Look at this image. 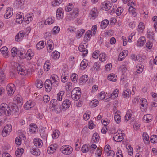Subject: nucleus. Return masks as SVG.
Instances as JSON below:
<instances>
[{
	"label": "nucleus",
	"instance_id": "obj_44",
	"mask_svg": "<svg viewBox=\"0 0 157 157\" xmlns=\"http://www.w3.org/2000/svg\"><path fill=\"white\" fill-rule=\"evenodd\" d=\"M64 93V92L63 91H61L59 93L57 94V99L56 100L59 101H61L62 99V96H63Z\"/></svg>",
	"mask_w": 157,
	"mask_h": 157
},
{
	"label": "nucleus",
	"instance_id": "obj_27",
	"mask_svg": "<svg viewBox=\"0 0 157 157\" xmlns=\"http://www.w3.org/2000/svg\"><path fill=\"white\" fill-rule=\"evenodd\" d=\"M88 77L87 75H84L82 76L79 79V82L82 84H83L85 83L88 80Z\"/></svg>",
	"mask_w": 157,
	"mask_h": 157
},
{
	"label": "nucleus",
	"instance_id": "obj_60",
	"mask_svg": "<svg viewBox=\"0 0 157 157\" xmlns=\"http://www.w3.org/2000/svg\"><path fill=\"white\" fill-rule=\"evenodd\" d=\"M65 87L67 90H71L72 88V84L70 82H68L66 84Z\"/></svg>",
	"mask_w": 157,
	"mask_h": 157
},
{
	"label": "nucleus",
	"instance_id": "obj_42",
	"mask_svg": "<svg viewBox=\"0 0 157 157\" xmlns=\"http://www.w3.org/2000/svg\"><path fill=\"white\" fill-rule=\"evenodd\" d=\"M92 32L91 31H89L87 32L85 34V39L87 40H90L92 36L91 33Z\"/></svg>",
	"mask_w": 157,
	"mask_h": 157
},
{
	"label": "nucleus",
	"instance_id": "obj_45",
	"mask_svg": "<svg viewBox=\"0 0 157 157\" xmlns=\"http://www.w3.org/2000/svg\"><path fill=\"white\" fill-rule=\"evenodd\" d=\"M91 113L89 111H87L83 115V117L85 120H88L90 117Z\"/></svg>",
	"mask_w": 157,
	"mask_h": 157
},
{
	"label": "nucleus",
	"instance_id": "obj_49",
	"mask_svg": "<svg viewBox=\"0 0 157 157\" xmlns=\"http://www.w3.org/2000/svg\"><path fill=\"white\" fill-rule=\"evenodd\" d=\"M54 20L51 17H49L45 20L44 23L46 25H48L53 23L54 22Z\"/></svg>",
	"mask_w": 157,
	"mask_h": 157
},
{
	"label": "nucleus",
	"instance_id": "obj_32",
	"mask_svg": "<svg viewBox=\"0 0 157 157\" xmlns=\"http://www.w3.org/2000/svg\"><path fill=\"white\" fill-rule=\"evenodd\" d=\"M88 65V61L84 59L81 62L80 65L81 68L82 69H84L86 68Z\"/></svg>",
	"mask_w": 157,
	"mask_h": 157
},
{
	"label": "nucleus",
	"instance_id": "obj_18",
	"mask_svg": "<svg viewBox=\"0 0 157 157\" xmlns=\"http://www.w3.org/2000/svg\"><path fill=\"white\" fill-rule=\"evenodd\" d=\"M128 53V51L125 50H123L122 52H121L119 55L118 59V60L119 61H122L127 56Z\"/></svg>",
	"mask_w": 157,
	"mask_h": 157
},
{
	"label": "nucleus",
	"instance_id": "obj_41",
	"mask_svg": "<svg viewBox=\"0 0 157 157\" xmlns=\"http://www.w3.org/2000/svg\"><path fill=\"white\" fill-rule=\"evenodd\" d=\"M98 104V101L97 100H93L90 103V106L93 108L97 106Z\"/></svg>",
	"mask_w": 157,
	"mask_h": 157
},
{
	"label": "nucleus",
	"instance_id": "obj_13",
	"mask_svg": "<svg viewBox=\"0 0 157 157\" xmlns=\"http://www.w3.org/2000/svg\"><path fill=\"white\" fill-rule=\"evenodd\" d=\"M52 85V83L50 81V80L47 79L46 80L45 82V87L47 92H49L51 90Z\"/></svg>",
	"mask_w": 157,
	"mask_h": 157
},
{
	"label": "nucleus",
	"instance_id": "obj_58",
	"mask_svg": "<svg viewBox=\"0 0 157 157\" xmlns=\"http://www.w3.org/2000/svg\"><path fill=\"white\" fill-rule=\"evenodd\" d=\"M123 11V9L121 7H119L116 10V13L117 15H120Z\"/></svg>",
	"mask_w": 157,
	"mask_h": 157
},
{
	"label": "nucleus",
	"instance_id": "obj_26",
	"mask_svg": "<svg viewBox=\"0 0 157 157\" xmlns=\"http://www.w3.org/2000/svg\"><path fill=\"white\" fill-rule=\"evenodd\" d=\"M145 29V25L143 23L140 22L138 25L137 31L139 33H143Z\"/></svg>",
	"mask_w": 157,
	"mask_h": 157
},
{
	"label": "nucleus",
	"instance_id": "obj_52",
	"mask_svg": "<svg viewBox=\"0 0 157 157\" xmlns=\"http://www.w3.org/2000/svg\"><path fill=\"white\" fill-rule=\"evenodd\" d=\"M43 84L42 81L37 80L36 82V86L37 88H41L42 87Z\"/></svg>",
	"mask_w": 157,
	"mask_h": 157
},
{
	"label": "nucleus",
	"instance_id": "obj_62",
	"mask_svg": "<svg viewBox=\"0 0 157 157\" xmlns=\"http://www.w3.org/2000/svg\"><path fill=\"white\" fill-rule=\"evenodd\" d=\"M62 2V0H55L52 2L53 5L56 6L60 4Z\"/></svg>",
	"mask_w": 157,
	"mask_h": 157
},
{
	"label": "nucleus",
	"instance_id": "obj_11",
	"mask_svg": "<svg viewBox=\"0 0 157 157\" xmlns=\"http://www.w3.org/2000/svg\"><path fill=\"white\" fill-rule=\"evenodd\" d=\"M140 108L143 110H145L147 108V102L146 99L142 98L140 101Z\"/></svg>",
	"mask_w": 157,
	"mask_h": 157
},
{
	"label": "nucleus",
	"instance_id": "obj_35",
	"mask_svg": "<svg viewBox=\"0 0 157 157\" xmlns=\"http://www.w3.org/2000/svg\"><path fill=\"white\" fill-rule=\"evenodd\" d=\"M97 10L96 9L94 8L90 12V14L91 16L92 17L95 18L97 16L98 13L97 12Z\"/></svg>",
	"mask_w": 157,
	"mask_h": 157
},
{
	"label": "nucleus",
	"instance_id": "obj_7",
	"mask_svg": "<svg viewBox=\"0 0 157 157\" xmlns=\"http://www.w3.org/2000/svg\"><path fill=\"white\" fill-rule=\"evenodd\" d=\"M6 89L8 95L11 96L13 95L16 90L15 86L13 84H9L7 86Z\"/></svg>",
	"mask_w": 157,
	"mask_h": 157
},
{
	"label": "nucleus",
	"instance_id": "obj_54",
	"mask_svg": "<svg viewBox=\"0 0 157 157\" xmlns=\"http://www.w3.org/2000/svg\"><path fill=\"white\" fill-rule=\"evenodd\" d=\"M79 10L77 8H75L73 10V12L70 13L71 14L74 15V16L77 17L78 15Z\"/></svg>",
	"mask_w": 157,
	"mask_h": 157
},
{
	"label": "nucleus",
	"instance_id": "obj_51",
	"mask_svg": "<svg viewBox=\"0 0 157 157\" xmlns=\"http://www.w3.org/2000/svg\"><path fill=\"white\" fill-rule=\"evenodd\" d=\"M150 141L153 143L157 142V136L155 135H152L150 138Z\"/></svg>",
	"mask_w": 157,
	"mask_h": 157
},
{
	"label": "nucleus",
	"instance_id": "obj_43",
	"mask_svg": "<svg viewBox=\"0 0 157 157\" xmlns=\"http://www.w3.org/2000/svg\"><path fill=\"white\" fill-rule=\"evenodd\" d=\"M85 32V30L83 29L78 30L76 33V37L78 38H80Z\"/></svg>",
	"mask_w": 157,
	"mask_h": 157
},
{
	"label": "nucleus",
	"instance_id": "obj_57",
	"mask_svg": "<svg viewBox=\"0 0 157 157\" xmlns=\"http://www.w3.org/2000/svg\"><path fill=\"white\" fill-rule=\"evenodd\" d=\"M154 35V33L153 31L149 30L147 31V37L149 38H152L153 36Z\"/></svg>",
	"mask_w": 157,
	"mask_h": 157
},
{
	"label": "nucleus",
	"instance_id": "obj_10",
	"mask_svg": "<svg viewBox=\"0 0 157 157\" xmlns=\"http://www.w3.org/2000/svg\"><path fill=\"white\" fill-rule=\"evenodd\" d=\"M112 5L108 1L103 2L101 6V7L103 10H108L110 9Z\"/></svg>",
	"mask_w": 157,
	"mask_h": 157
},
{
	"label": "nucleus",
	"instance_id": "obj_3",
	"mask_svg": "<svg viewBox=\"0 0 157 157\" xmlns=\"http://www.w3.org/2000/svg\"><path fill=\"white\" fill-rule=\"evenodd\" d=\"M71 97L74 100L77 101L80 98L81 95V89L79 87L75 88L71 92Z\"/></svg>",
	"mask_w": 157,
	"mask_h": 157
},
{
	"label": "nucleus",
	"instance_id": "obj_6",
	"mask_svg": "<svg viewBox=\"0 0 157 157\" xmlns=\"http://www.w3.org/2000/svg\"><path fill=\"white\" fill-rule=\"evenodd\" d=\"M12 127L10 124L6 125L2 130V135L3 137H6L9 135L11 131Z\"/></svg>",
	"mask_w": 157,
	"mask_h": 157
},
{
	"label": "nucleus",
	"instance_id": "obj_1",
	"mask_svg": "<svg viewBox=\"0 0 157 157\" xmlns=\"http://www.w3.org/2000/svg\"><path fill=\"white\" fill-rule=\"evenodd\" d=\"M19 111L18 107L15 103H12L9 106L5 103L1 104L0 108V116L4 114L7 116H10L12 113H15Z\"/></svg>",
	"mask_w": 157,
	"mask_h": 157
},
{
	"label": "nucleus",
	"instance_id": "obj_31",
	"mask_svg": "<svg viewBox=\"0 0 157 157\" xmlns=\"http://www.w3.org/2000/svg\"><path fill=\"white\" fill-rule=\"evenodd\" d=\"M109 23V21L107 19H105L103 20L101 22L100 25L101 28L102 29L105 28L108 25Z\"/></svg>",
	"mask_w": 157,
	"mask_h": 157
},
{
	"label": "nucleus",
	"instance_id": "obj_40",
	"mask_svg": "<svg viewBox=\"0 0 157 157\" xmlns=\"http://www.w3.org/2000/svg\"><path fill=\"white\" fill-rule=\"evenodd\" d=\"M144 68L143 66L141 64L137 65L136 67V70L138 73H141L143 71Z\"/></svg>",
	"mask_w": 157,
	"mask_h": 157
},
{
	"label": "nucleus",
	"instance_id": "obj_47",
	"mask_svg": "<svg viewBox=\"0 0 157 157\" xmlns=\"http://www.w3.org/2000/svg\"><path fill=\"white\" fill-rule=\"evenodd\" d=\"M99 59L101 61L103 62L105 61L106 59V55L105 53L101 54L99 56Z\"/></svg>",
	"mask_w": 157,
	"mask_h": 157
},
{
	"label": "nucleus",
	"instance_id": "obj_12",
	"mask_svg": "<svg viewBox=\"0 0 157 157\" xmlns=\"http://www.w3.org/2000/svg\"><path fill=\"white\" fill-rule=\"evenodd\" d=\"M56 99H54L51 100L50 101V105L52 107H53L55 109H60V104L58 103Z\"/></svg>",
	"mask_w": 157,
	"mask_h": 157
},
{
	"label": "nucleus",
	"instance_id": "obj_4",
	"mask_svg": "<svg viewBox=\"0 0 157 157\" xmlns=\"http://www.w3.org/2000/svg\"><path fill=\"white\" fill-rule=\"evenodd\" d=\"M17 71L21 75H26L30 73V70L29 69L26 70L25 67L21 65H20L18 63H16Z\"/></svg>",
	"mask_w": 157,
	"mask_h": 157
},
{
	"label": "nucleus",
	"instance_id": "obj_48",
	"mask_svg": "<svg viewBox=\"0 0 157 157\" xmlns=\"http://www.w3.org/2000/svg\"><path fill=\"white\" fill-rule=\"evenodd\" d=\"M16 101L20 105H22V99L21 96H16L15 98Z\"/></svg>",
	"mask_w": 157,
	"mask_h": 157
},
{
	"label": "nucleus",
	"instance_id": "obj_9",
	"mask_svg": "<svg viewBox=\"0 0 157 157\" xmlns=\"http://www.w3.org/2000/svg\"><path fill=\"white\" fill-rule=\"evenodd\" d=\"M50 81L52 82V85L56 87L58 86L59 80L58 77L55 74H53L51 75Z\"/></svg>",
	"mask_w": 157,
	"mask_h": 157
},
{
	"label": "nucleus",
	"instance_id": "obj_15",
	"mask_svg": "<svg viewBox=\"0 0 157 157\" xmlns=\"http://www.w3.org/2000/svg\"><path fill=\"white\" fill-rule=\"evenodd\" d=\"M57 148V145L56 144H51L48 148L47 152L48 154H52Z\"/></svg>",
	"mask_w": 157,
	"mask_h": 157
},
{
	"label": "nucleus",
	"instance_id": "obj_38",
	"mask_svg": "<svg viewBox=\"0 0 157 157\" xmlns=\"http://www.w3.org/2000/svg\"><path fill=\"white\" fill-rule=\"evenodd\" d=\"M60 53L56 51H54L52 54V58L55 59L59 58L60 57Z\"/></svg>",
	"mask_w": 157,
	"mask_h": 157
},
{
	"label": "nucleus",
	"instance_id": "obj_20",
	"mask_svg": "<svg viewBox=\"0 0 157 157\" xmlns=\"http://www.w3.org/2000/svg\"><path fill=\"white\" fill-rule=\"evenodd\" d=\"M114 119L116 123L118 124L121 120V113L119 111H117L115 113Z\"/></svg>",
	"mask_w": 157,
	"mask_h": 157
},
{
	"label": "nucleus",
	"instance_id": "obj_30",
	"mask_svg": "<svg viewBox=\"0 0 157 157\" xmlns=\"http://www.w3.org/2000/svg\"><path fill=\"white\" fill-rule=\"evenodd\" d=\"M34 105V104L31 101H28L25 103L24 106L25 108L26 109H29Z\"/></svg>",
	"mask_w": 157,
	"mask_h": 157
},
{
	"label": "nucleus",
	"instance_id": "obj_16",
	"mask_svg": "<svg viewBox=\"0 0 157 157\" xmlns=\"http://www.w3.org/2000/svg\"><path fill=\"white\" fill-rule=\"evenodd\" d=\"M70 104L71 102L69 100H65L62 103V109L63 110H65L66 109L70 107Z\"/></svg>",
	"mask_w": 157,
	"mask_h": 157
},
{
	"label": "nucleus",
	"instance_id": "obj_19",
	"mask_svg": "<svg viewBox=\"0 0 157 157\" xmlns=\"http://www.w3.org/2000/svg\"><path fill=\"white\" fill-rule=\"evenodd\" d=\"M146 42L145 38L144 36L140 37L138 40L137 45L138 46L140 47L143 46Z\"/></svg>",
	"mask_w": 157,
	"mask_h": 157
},
{
	"label": "nucleus",
	"instance_id": "obj_21",
	"mask_svg": "<svg viewBox=\"0 0 157 157\" xmlns=\"http://www.w3.org/2000/svg\"><path fill=\"white\" fill-rule=\"evenodd\" d=\"M33 142L35 146L36 147L40 148L42 147V142L40 138H35L33 140Z\"/></svg>",
	"mask_w": 157,
	"mask_h": 157
},
{
	"label": "nucleus",
	"instance_id": "obj_17",
	"mask_svg": "<svg viewBox=\"0 0 157 157\" xmlns=\"http://www.w3.org/2000/svg\"><path fill=\"white\" fill-rule=\"evenodd\" d=\"M6 68L5 66H4L0 68V82H1L3 81L5 78V74L4 71Z\"/></svg>",
	"mask_w": 157,
	"mask_h": 157
},
{
	"label": "nucleus",
	"instance_id": "obj_63",
	"mask_svg": "<svg viewBox=\"0 0 157 157\" xmlns=\"http://www.w3.org/2000/svg\"><path fill=\"white\" fill-rule=\"evenodd\" d=\"M132 114L129 111L127 112L125 116V120L126 121H128L131 117Z\"/></svg>",
	"mask_w": 157,
	"mask_h": 157
},
{
	"label": "nucleus",
	"instance_id": "obj_22",
	"mask_svg": "<svg viewBox=\"0 0 157 157\" xmlns=\"http://www.w3.org/2000/svg\"><path fill=\"white\" fill-rule=\"evenodd\" d=\"M152 116L150 114L144 115L143 118V121L144 122H150L152 121Z\"/></svg>",
	"mask_w": 157,
	"mask_h": 157
},
{
	"label": "nucleus",
	"instance_id": "obj_34",
	"mask_svg": "<svg viewBox=\"0 0 157 157\" xmlns=\"http://www.w3.org/2000/svg\"><path fill=\"white\" fill-rule=\"evenodd\" d=\"M143 138L144 142L146 144L149 143V136L145 132H144L143 134Z\"/></svg>",
	"mask_w": 157,
	"mask_h": 157
},
{
	"label": "nucleus",
	"instance_id": "obj_46",
	"mask_svg": "<svg viewBox=\"0 0 157 157\" xmlns=\"http://www.w3.org/2000/svg\"><path fill=\"white\" fill-rule=\"evenodd\" d=\"M98 134L97 133H94L92 136L91 141L93 143H96L98 141Z\"/></svg>",
	"mask_w": 157,
	"mask_h": 157
},
{
	"label": "nucleus",
	"instance_id": "obj_64",
	"mask_svg": "<svg viewBox=\"0 0 157 157\" xmlns=\"http://www.w3.org/2000/svg\"><path fill=\"white\" fill-rule=\"evenodd\" d=\"M78 77V75L74 73L72 74L71 78L73 82L75 83L76 82Z\"/></svg>",
	"mask_w": 157,
	"mask_h": 157
},
{
	"label": "nucleus",
	"instance_id": "obj_55",
	"mask_svg": "<svg viewBox=\"0 0 157 157\" xmlns=\"http://www.w3.org/2000/svg\"><path fill=\"white\" fill-rule=\"evenodd\" d=\"M11 52L12 56L14 57L17 54L18 52L19 53V51H17V48L13 47L12 48Z\"/></svg>",
	"mask_w": 157,
	"mask_h": 157
},
{
	"label": "nucleus",
	"instance_id": "obj_39",
	"mask_svg": "<svg viewBox=\"0 0 157 157\" xmlns=\"http://www.w3.org/2000/svg\"><path fill=\"white\" fill-rule=\"evenodd\" d=\"M31 152L33 155L36 156L39 155L40 154V152L38 149H33L31 151Z\"/></svg>",
	"mask_w": 157,
	"mask_h": 157
},
{
	"label": "nucleus",
	"instance_id": "obj_23",
	"mask_svg": "<svg viewBox=\"0 0 157 157\" xmlns=\"http://www.w3.org/2000/svg\"><path fill=\"white\" fill-rule=\"evenodd\" d=\"M99 99L100 101L103 100L105 102H107L109 101V99L108 98H106L105 94L104 92H102L100 93Z\"/></svg>",
	"mask_w": 157,
	"mask_h": 157
},
{
	"label": "nucleus",
	"instance_id": "obj_2",
	"mask_svg": "<svg viewBox=\"0 0 157 157\" xmlns=\"http://www.w3.org/2000/svg\"><path fill=\"white\" fill-rule=\"evenodd\" d=\"M18 55L21 58L23 59L27 58L28 60H30L34 56V53H33L31 49H29L26 53L24 50L22 51H20V54Z\"/></svg>",
	"mask_w": 157,
	"mask_h": 157
},
{
	"label": "nucleus",
	"instance_id": "obj_5",
	"mask_svg": "<svg viewBox=\"0 0 157 157\" xmlns=\"http://www.w3.org/2000/svg\"><path fill=\"white\" fill-rule=\"evenodd\" d=\"M61 151L65 155H69L72 152L73 149L72 147L68 145H64L61 148Z\"/></svg>",
	"mask_w": 157,
	"mask_h": 157
},
{
	"label": "nucleus",
	"instance_id": "obj_59",
	"mask_svg": "<svg viewBox=\"0 0 157 157\" xmlns=\"http://www.w3.org/2000/svg\"><path fill=\"white\" fill-rule=\"evenodd\" d=\"M25 0H17L16 3L17 6L18 7L21 8L23 5Z\"/></svg>",
	"mask_w": 157,
	"mask_h": 157
},
{
	"label": "nucleus",
	"instance_id": "obj_28",
	"mask_svg": "<svg viewBox=\"0 0 157 157\" xmlns=\"http://www.w3.org/2000/svg\"><path fill=\"white\" fill-rule=\"evenodd\" d=\"M131 94L130 90L128 89H126L123 92V96L124 98H128Z\"/></svg>",
	"mask_w": 157,
	"mask_h": 157
},
{
	"label": "nucleus",
	"instance_id": "obj_8",
	"mask_svg": "<svg viewBox=\"0 0 157 157\" xmlns=\"http://www.w3.org/2000/svg\"><path fill=\"white\" fill-rule=\"evenodd\" d=\"M120 131H118L117 133H115L113 137L114 140L117 142L121 141L124 137V134L119 133Z\"/></svg>",
	"mask_w": 157,
	"mask_h": 157
},
{
	"label": "nucleus",
	"instance_id": "obj_53",
	"mask_svg": "<svg viewBox=\"0 0 157 157\" xmlns=\"http://www.w3.org/2000/svg\"><path fill=\"white\" fill-rule=\"evenodd\" d=\"M40 135L41 137L45 139L47 136V132H45L44 130H41L40 132Z\"/></svg>",
	"mask_w": 157,
	"mask_h": 157
},
{
	"label": "nucleus",
	"instance_id": "obj_37",
	"mask_svg": "<svg viewBox=\"0 0 157 157\" xmlns=\"http://www.w3.org/2000/svg\"><path fill=\"white\" fill-rule=\"evenodd\" d=\"M129 13L134 17H135L137 15V13L136 12V9L133 8V6L130 7L129 8Z\"/></svg>",
	"mask_w": 157,
	"mask_h": 157
},
{
	"label": "nucleus",
	"instance_id": "obj_33",
	"mask_svg": "<svg viewBox=\"0 0 157 157\" xmlns=\"http://www.w3.org/2000/svg\"><path fill=\"white\" fill-rule=\"evenodd\" d=\"M1 52L3 54H5V56L6 57H8V48L6 46H4L1 48L0 50Z\"/></svg>",
	"mask_w": 157,
	"mask_h": 157
},
{
	"label": "nucleus",
	"instance_id": "obj_24",
	"mask_svg": "<svg viewBox=\"0 0 157 157\" xmlns=\"http://www.w3.org/2000/svg\"><path fill=\"white\" fill-rule=\"evenodd\" d=\"M107 78L109 80L115 82L117 80V77L115 74L112 73L109 75Z\"/></svg>",
	"mask_w": 157,
	"mask_h": 157
},
{
	"label": "nucleus",
	"instance_id": "obj_29",
	"mask_svg": "<svg viewBox=\"0 0 157 157\" xmlns=\"http://www.w3.org/2000/svg\"><path fill=\"white\" fill-rule=\"evenodd\" d=\"M24 35V33L23 32H20L15 36V39L16 41H20L23 37Z\"/></svg>",
	"mask_w": 157,
	"mask_h": 157
},
{
	"label": "nucleus",
	"instance_id": "obj_25",
	"mask_svg": "<svg viewBox=\"0 0 157 157\" xmlns=\"http://www.w3.org/2000/svg\"><path fill=\"white\" fill-rule=\"evenodd\" d=\"M37 130V125L34 123L30 124L29 127V131L32 133H34Z\"/></svg>",
	"mask_w": 157,
	"mask_h": 157
},
{
	"label": "nucleus",
	"instance_id": "obj_14",
	"mask_svg": "<svg viewBox=\"0 0 157 157\" xmlns=\"http://www.w3.org/2000/svg\"><path fill=\"white\" fill-rule=\"evenodd\" d=\"M13 10L11 7L7 8L6 13L4 15V17L6 19L10 18L13 15Z\"/></svg>",
	"mask_w": 157,
	"mask_h": 157
},
{
	"label": "nucleus",
	"instance_id": "obj_50",
	"mask_svg": "<svg viewBox=\"0 0 157 157\" xmlns=\"http://www.w3.org/2000/svg\"><path fill=\"white\" fill-rule=\"evenodd\" d=\"M36 48L38 49H40L44 47V42L43 41H40L36 45Z\"/></svg>",
	"mask_w": 157,
	"mask_h": 157
},
{
	"label": "nucleus",
	"instance_id": "obj_56",
	"mask_svg": "<svg viewBox=\"0 0 157 157\" xmlns=\"http://www.w3.org/2000/svg\"><path fill=\"white\" fill-rule=\"evenodd\" d=\"M60 28L58 26H56L53 29L52 33L53 34H56L59 32Z\"/></svg>",
	"mask_w": 157,
	"mask_h": 157
},
{
	"label": "nucleus",
	"instance_id": "obj_61",
	"mask_svg": "<svg viewBox=\"0 0 157 157\" xmlns=\"http://www.w3.org/2000/svg\"><path fill=\"white\" fill-rule=\"evenodd\" d=\"M108 157H114L115 153L113 151L111 150L106 153Z\"/></svg>",
	"mask_w": 157,
	"mask_h": 157
},
{
	"label": "nucleus",
	"instance_id": "obj_36",
	"mask_svg": "<svg viewBox=\"0 0 157 157\" xmlns=\"http://www.w3.org/2000/svg\"><path fill=\"white\" fill-rule=\"evenodd\" d=\"M118 93L119 90L118 89H116L111 94L110 98H111L112 99H114L118 96Z\"/></svg>",
	"mask_w": 157,
	"mask_h": 157
}]
</instances>
